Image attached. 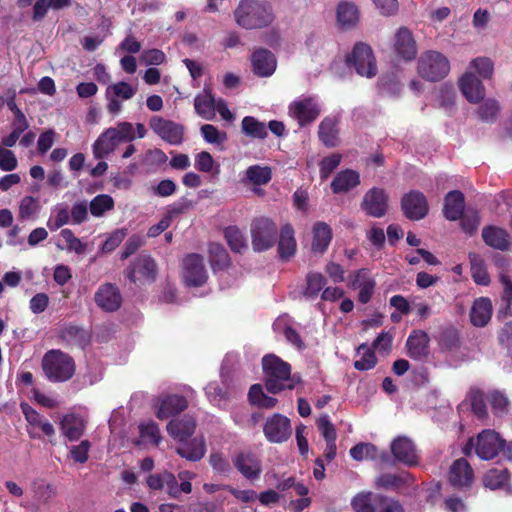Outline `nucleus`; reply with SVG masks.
Returning <instances> with one entry per match:
<instances>
[{
  "label": "nucleus",
  "instance_id": "3",
  "mask_svg": "<svg viewBox=\"0 0 512 512\" xmlns=\"http://www.w3.org/2000/svg\"><path fill=\"white\" fill-rule=\"evenodd\" d=\"M42 370L45 377L53 383H62L70 380L76 372L74 359L67 353L52 349L42 358Z\"/></svg>",
  "mask_w": 512,
  "mask_h": 512
},
{
  "label": "nucleus",
  "instance_id": "45",
  "mask_svg": "<svg viewBox=\"0 0 512 512\" xmlns=\"http://www.w3.org/2000/svg\"><path fill=\"white\" fill-rule=\"evenodd\" d=\"M467 71L477 73L483 79H490L494 72V63L488 57H477L470 62Z\"/></svg>",
  "mask_w": 512,
  "mask_h": 512
},
{
  "label": "nucleus",
  "instance_id": "48",
  "mask_svg": "<svg viewBox=\"0 0 512 512\" xmlns=\"http://www.w3.org/2000/svg\"><path fill=\"white\" fill-rule=\"evenodd\" d=\"M326 284L325 277L318 272H311L306 277V287L304 290V296L310 299H314L318 296L319 292L323 289Z\"/></svg>",
  "mask_w": 512,
  "mask_h": 512
},
{
  "label": "nucleus",
  "instance_id": "18",
  "mask_svg": "<svg viewBox=\"0 0 512 512\" xmlns=\"http://www.w3.org/2000/svg\"><path fill=\"white\" fill-rule=\"evenodd\" d=\"M350 286L355 290H359L358 300L366 304L374 293L376 282L367 269H360L351 275Z\"/></svg>",
  "mask_w": 512,
  "mask_h": 512
},
{
  "label": "nucleus",
  "instance_id": "20",
  "mask_svg": "<svg viewBox=\"0 0 512 512\" xmlns=\"http://www.w3.org/2000/svg\"><path fill=\"white\" fill-rule=\"evenodd\" d=\"M236 469L249 480L258 479L262 466L260 459L251 452H240L233 460Z\"/></svg>",
  "mask_w": 512,
  "mask_h": 512
},
{
  "label": "nucleus",
  "instance_id": "34",
  "mask_svg": "<svg viewBox=\"0 0 512 512\" xmlns=\"http://www.w3.org/2000/svg\"><path fill=\"white\" fill-rule=\"evenodd\" d=\"M429 337L423 331H414L407 339L408 355L413 359H422L428 354Z\"/></svg>",
  "mask_w": 512,
  "mask_h": 512
},
{
  "label": "nucleus",
  "instance_id": "12",
  "mask_svg": "<svg viewBox=\"0 0 512 512\" xmlns=\"http://www.w3.org/2000/svg\"><path fill=\"white\" fill-rule=\"evenodd\" d=\"M264 435L271 443H282L287 441L292 434L290 420L281 414H274L264 424Z\"/></svg>",
  "mask_w": 512,
  "mask_h": 512
},
{
  "label": "nucleus",
  "instance_id": "21",
  "mask_svg": "<svg viewBox=\"0 0 512 512\" xmlns=\"http://www.w3.org/2000/svg\"><path fill=\"white\" fill-rule=\"evenodd\" d=\"M459 87L464 97L470 103H478L484 99V85L482 81L470 71H466L459 79Z\"/></svg>",
  "mask_w": 512,
  "mask_h": 512
},
{
  "label": "nucleus",
  "instance_id": "53",
  "mask_svg": "<svg viewBox=\"0 0 512 512\" xmlns=\"http://www.w3.org/2000/svg\"><path fill=\"white\" fill-rule=\"evenodd\" d=\"M60 237L65 242V246H61L57 244L58 248L62 250H67L68 252H75L77 254H81L84 252L85 246L81 242L79 238H77L72 230L70 229H62L60 232Z\"/></svg>",
  "mask_w": 512,
  "mask_h": 512
},
{
  "label": "nucleus",
  "instance_id": "31",
  "mask_svg": "<svg viewBox=\"0 0 512 512\" xmlns=\"http://www.w3.org/2000/svg\"><path fill=\"white\" fill-rule=\"evenodd\" d=\"M113 128L106 129L93 144V155L96 159H103L112 153L120 143L115 136Z\"/></svg>",
  "mask_w": 512,
  "mask_h": 512
},
{
  "label": "nucleus",
  "instance_id": "57",
  "mask_svg": "<svg viewBox=\"0 0 512 512\" xmlns=\"http://www.w3.org/2000/svg\"><path fill=\"white\" fill-rule=\"evenodd\" d=\"M39 210V203L36 198L32 196H25L19 203L18 217L21 220H28L34 218Z\"/></svg>",
  "mask_w": 512,
  "mask_h": 512
},
{
  "label": "nucleus",
  "instance_id": "58",
  "mask_svg": "<svg viewBox=\"0 0 512 512\" xmlns=\"http://www.w3.org/2000/svg\"><path fill=\"white\" fill-rule=\"evenodd\" d=\"M409 474H383L376 479V485L385 489L398 488L407 482Z\"/></svg>",
  "mask_w": 512,
  "mask_h": 512
},
{
  "label": "nucleus",
  "instance_id": "28",
  "mask_svg": "<svg viewBox=\"0 0 512 512\" xmlns=\"http://www.w3.org/2000/svg\"><path fill=\"white\" fill-rule=\"evenodd\" d=\"M195 428V419L185 415L182 418L171 420L167 425V432L172 438L183 442L194 434Z\"/></svg>",
  "mask_w": 512,
  "mask_h": 512
},
{
  "label": "nucleus",
  "instance_id": "60",
  "mask_svg": "<svg viewBox=\"0 0 512 512\" xmlns=\"http://www.w3.org/2000/svg\"><path fill=\"white\" fill-rule=\"evenodd\" d=\"M350 455L356 461L373 459L376 457V447L371 443H360L350 449Z\"/></svg>",
  "mask_w": 512,
  "mask_h": 512
},
{
  "label": "nucleus",
  "instance_id": "14",
  "mask_svg": "<svg viewBox=\"0 0 512 512\" xmlns=\"http://www.w3.org/2000/svg\"><path fill=\"white\" fill-rule=\"evenodd\" d=\"M97 306L105 312L117 311L122 304V295L118 287L112 283L99 286L94 295Z\"/></svg>",
  "mask_w": 512,
  "mask_h": 512
},
{
  "label": "nucleus",
  "instance_id": "36",
  "mask_svg": "<svg viewBox=\"0 0 512 512\" xmlns=\"http://www.w3.org/2000/svg\"><path fill=\"white\" fill-rule=\"evenodd\" d=\"M360 184L359 174L351 169L339 172L331 183L334 193L347 192Z\"/></svg>",
  "mask_w": 512,
  "mask_h": 512
},
{
  "label": "nucleus",
  "instance_id": "49",
  "mask_svg": "<svg viewBox=\"0 0 512 512\" xmlns=\"http://www.w3.org/2000/svg\"><path fill=\"white\" fill-rule=\"evenodd\" d=\"M377 495L371 492L358 493L353 497L351 505L356 512H374Z\"/></svg>",
  "mask_w": 512,
  "mask_h": 512
},
{
  "label": "nucleus",
  "instance_id": "9",
  "mask_svg": "<svg viewBox=\"0 0 512 512\" xmlns=\"http://www.w3.org/2000/svg\"><path fill=\"white\" fill-rule=\"evenodd\" d=\"M181 268V276L186 286L200 287L206 283L208 273L201 255L195 253L187 255L182 260Z\"/></svg>",
  "mask_w": 512,
  "mask_h": 512
},
{
  "label": "nucleus",
  "instance_id": "64",
  "mask_svg": "<svg viewBox=\"0 0 512 512\" xmlns=\"http://www.w3.org/2000/svg\"><path fill=\"white\" fill-rule=\"evenodd\" d=\"M461 225L463 230L468 234H473L480 223V217L476 210L467 209L463 214Z\"/></svg>",
  "mask_w": 512,
  "mask_h": 512
},
{
  "label": "nucleus",
  "instance_id": "62",
  "mask_svg": "<svg viewBox=\"0 0 512 512\" xmlns=\"http://www.w3.org/2000/svg\"><path fill=\"white\" fill-rule=\"evenodd\" d=\"M342 156L338 153H333L322 159L320 162V177L327 179L331 173L339 166Z\"/></svg>",
  "mask_w": 512,
  "mask_h": 512
},
{
  "label": "nucleus",
  "instance_id": "46",
  "mask_svg": "<svg viewBox=\"0 0 512 512\" xmlns=\"http://www.w3.org/2000/svg\"><path fill=\"white\" fill-rule=\"evenodd\" d=\"M209 256L214 271L228 267L230 260L223 246L217 243H211L209 245Z\"/></svg>",
  "mask_w": 512,
  "mask_h": 512
},
{
  "label": "nucleus",
  "instance_id": "8",
  "mask_svg": "<svg viewBox=\"0 0 512 512\" xmlns=\"http://www.w3.org/2000/svg\"><path fill=\"white\" fill-rule=\"evenodd\" d=\"M251 234L253 249L261 252L270 249L274 245L278 229L272 220L262 217L253 222Z\"/></svg>",
  "mask_w": 512,
  "mask_h": 512
},
{
  "label": "nucleus",
  "instance_id": "35",
  "mask_svg": "<svg viewBox=\"0 0 512 512\" xmlns=\"http://www.w3.org/2000/svg\"><path fill=\"white\" fill-rule=\"evenodd\" d=\"M336 17L342 28L354 27L359 21L358 7L353 2L341 1L337 6Z\"/></svg>",
  "mask_w": 512,
  "mask_h": 512
},
{
  "label": "nucleus",
  "instance_id": "37",
  "mask_svg": "<svg viewBox=\"0 0 512 512\" xmlns=\"http://www.w3.org/2000/svg\"><path fill=\"white\" fill-rule=\"evenodd\" d=\"M296 240L294 238V229L287 224L282 227L278 243V252L281 259H289L295 254Z\"/></svg>",
  "mask_w": 512,
  "mask_h": 512
},
{
  "label": "nucleus",
  "instance_id": "2",
  "mask_svg": "<svg viewBox=\"0 0 512 512\" xmlns=\"http://www.w3.org/2000/svg\"><path fill=\"white\" fill-rule=\"evenodd\" d=\"M263 372L266 376V389L273 394L285 389L292 390L300 382V378L291 375L290 365L274 354L265 355L262 359Z\"/></svg>",
  "mask_w": 512,
  "mask_h": 512
},
{
  "label": "nucleus",
  "instance_id": "43",
  "mask_svg": "<svg viewBox=\"0 0 512 512\" xmlns=\"http://www.w3.org/2000/svg\"><path fill=\"white\" fill-rule=\"evenodd\" d=\"M272 177L271 169L267 166L252 165L246 170V179L253 185H265Z\"/></svg>",
  "mask_w": 512,
  "mask_h": 512
},
{
  "label": "nucleus",
  "instance_id": "27",
  "mask_svg": "<svg viewBox=\"0 0 512 512\" xmlns=\"http://www.w3.org/2000/svg\"><path fill=\"white\" fill-rule=\"evenodd\" d=\"M176 453L188 461L196 462L201 460L206 453V443L202 436L184 440L176 448Z\"/></svg>",
  "mask_w": 512,
  "mask_h": 512
},
{
  "label": "nucleus",
  "instance_id": "52",
  "mask_svg": "<svg viewBox=\"0 0 512 512\" xmlns=\"http://www.w3.org/2000/svg\"><path fill=\"white\" fill-rule=\"evenodd\" d=\"M485 487L496 490L504 487L508 481L507 470L491 469L484 476Z\"/></svg>",
  "mask_w": 512,
  "mask_h": 512
},
{
  "label": "nucleus",
  "instance_id": "51",
  "mask_svg": "<svg viewBox=\"0 0 512 512\" xmlns=\"http://www.w3.org/2000/svg\"><path fill=\"white\" fill-rule=\"evenodd\" d=\"M470 263L473 280L479 285H488L490 277L486 271L483 260L476 254H471Z\"/></svg>",
  "mask_w": 512,
  "mask_h": 512
},
{
  "label": "nucleus",
  "instance_id": "23",
  "mask_svg": "<svg viewBox=\"0 0 512 512\" xmlns=\"http://www.w3.org/2000/svg\"><path fill=\"white\" fill-rule=\"evenodd\" d=\"M187 400L180 395H166L158 399L157 418L163 420L174 416L187 408Z\"/></svg>",
  "mask_w": 512,
  "mask_h": 512
},
{
  "label": "nucleus",
  "instance_id": "42",
  "mask_svg": "<svg viewBox=\"0 0 512 512\" xmlns=\"http://www.w3.org/2000/svg\"><path fill=\"white\" fill-rule=\"evenodd\" d=\"M205 393L213 405L225 407L233 392L221 387L217 382H211L205 387Z\"/></svg>",
  "mask_w": 512,
  "mask_h": 512
},
{
  "label": "nucleus",
  "instance_id": "56",
  "mask_svg": "<svg viewBox=\"0 0 512 512\" xmlns=\"http://www.w3.org/2000/svg\"><path fill=\"white\" fill-rule=\"evenodd\" d=\"M201 135L207 143L222 145L227 140V134L212 124H204L200 128Z\"/></svg>",
  "mask_w": 512,
  "mask_h": 512
},
{
  "label": "nucleus",
  "instance_id": "39",
  "mask_svg": "<svg viewBox=\"0 0 512 512\" xmlns=\"http://www.w3.org/2000/svg\"><path fill=\"white\" fill-rule=\"evenodd\" d=\"M242 132L251 138L264 139L268 136L265 123L258 121L255 117L246 116L241 123Z\"/></svg>",
  "mask_w": 512,
  "mask_h": 512
},
{
  "label": "nucleus",
  "instance_id": "29",
  "mask_svg": "<svg viewBox=\"0 0 512 512\" xmlns=\"http://www.w3.org/2000/svg\"><path fill=\"white\" fill-rule=\"evenodd\" d=\"M465 209V199L462 192L450 191L444 199V216L450 221L461 218Z\"/></svg>",
  "mask_w": 512,
  "mask_h": 512
},
{
  "label": "nucleus",
  "instance_id": "22",
  "mask_svg": "<svg viewBox=\"0 0 512 512\" xmlns=\"http://www.w3.org/2000/svg\"><path fill=\"white\" fill-rule=\"evenodd\" d=\"M394 50L397 56L404 60H412L415 58L417 54V46L412 32L408 28L401 27L396 32Z\"/></svg>",
  "mask_w": 512,
  "mask_h": 512
},
{
  "label": "nucleus",
  "instance_id": "19",
  "mask_svg": "<svg viewBox=\"0 0 512 512\" xmlns=\"http://www.w3.org/2000/svg\"><path fill=\"white\" fill-rule=\"evenodd\" d=\"M391 451L394 458L407 465L415 466L418 464L419 456L414 443L407 437L399 436L391 443Z\"/></svg>",
  "mask_w": 512,
  "mask_h": 512
},
{
  "label": "nucleus",
  "instance_id": "15",
  "mask_svg": "<svg viewBox=\"0 0 512 512\" xmlns=\"http://www.w3.org/2000/svg\"><path fill=\"white\" fill-rule=\"evenodd\" d=\"M448 481L456 489H467L474 481V471L467 460L460 458L449 469Z\"/></svg>",
  "mask_w": 512,
  "mask_h": 512
},
{
  "label": "nucleus",
  "instance_id": "25",
  "mask_svg": "<svg viewBox=\"0 0 512 512\" xmlns=\"http://www.w3.org/2000/svg\"><path fill=\"white\" fill-rule=\"evenodd\" d=\"M253 71L260 77L271 76L276 69V59L267 49L256 50L251 57Z\"/></svg>",
  "mask_w": 512,
  "mask_h": 512
},
{
  "label": "nucleus",
  "instance_id": "4",
  "mask_svg": "<svg viewBox=\"0 0 512 512\" xmlns=\"http://www.w3.org/2000/svg\"><path fill=\"white\" fill-rule=\"evenodd\" d=\"M450 71L448 59L440 52H424L418 60V73L428 81H438L445 78Z\"/></svg>",
  "mask_w": 512,
  "mask_h": 512
},
{
  "label": "nucleus",
  "instance_id": "40",
  "mask_svg": "<svg viewBox=\"0 0 512 512\" xmlns=\"http://www.w3.org/2000/svg\"><path fill=\"white\" fill-rule=\"evenodd\" d=\"M356 356L359 359L354 361V368L359 371H367L375 367L377 358L372 348L367 344H361L357 348Z\"/></svg>",
  "mask_w": 512,
  "mask_h": 512
},
{
  "label": "nucleus",
  "instance_id": "6",
  "mask_svg": "<svg viewBox=\"0 0 512 512\" xmlns=\"http://www.w3.org/2000/svg\"><path fill=\"white\" fill-rule=\"evenodd\" d=\"M321 113V105L315 96H300L288 107L289 116L300 126L314 122Z\"/></svg>",
  "mask_w": 512,
  "mask_h": 512
},
{
  "label": "nucleus",
  "instance_id": "47",
  "mask_svg": "<svg viewBox=\"0 0 512 512\" xmlns=\"http://www.w3.org/2000/svg\"><path fill=\"white\" fill-rule=\"evenodd\" d=\"M137 92V88L130 85L125 81H120L111 84L106 89V97L113 96L120 100H129L134 97Z\"/></svg>",
  "mask_w": 512,
  "mask_h": 512
},
{
  "label": "nucleus",
  "instance_id": "26",
  "mask_svg": "<svg viewBox=\"0 0 512 512\" xmlns=\"http://www.w3.org/2000/svg\"><path fill=\"white\" fill-rule=\"evenodd\" d=\"M217 100L209 89H204L194 98L195 112L204 120H214L216 117Z\"/></svg>",
  "mask_w": 512,
  "mask_h": 512
},
{
  "label": "nucleus",
  "instance_id": "38",
  "mask_svg": "<svg viewBox=\"0 0 512 512\" xmlns=\"http://www.w3.org/2000/svg\"><path fill=\"white\" fill-rule=\"evenodd\" d=\"M319 138L327 147H334L338 144L337 122L333 118H325L319 125Z\"/></svg>",
  "mask_w": 512,
  "mask_h": 512
},
{
  "label": "nucleus",
  "instance_id": "30",
  "mask_svg": "<svg viewBox=\"0 0 512 512\" xmlns=\"http://www.w3.org/2000/svg\"><path fill=\"white\" fill-rule=\"evenodd\" d=\"M60 430L69 441H77L84 434L85 422L76 414H67L60 421Z\"/></svg>",
  "mask_w": 512,
  "mask_h": 512
},
{
  "label": "nucleus",
  "instance_id": "50",
  "mask_svg": "<svg viewBox=\"0 0 512 512\" xmlns=\"http://www.w3.org/2000/svg\"><path fill=\"white\" fill-rule=\"evenodd\" d=\"M500 112V104L493 98L485 99L477 109L478 117L484 122H494Z\"/></svg>",
  "mask_w": 512,
  "mask_h": 512
},
{
  "label": "nucleus",
  "instance_id": "16",
  "mask_svg": "<svg viewBox=\"0 0 512 512\" xmlns=\"http://www.w3.org/2000/svg\"><path fill=\"white\" fill-rule=\"evenodd\" d=\"M21 410L25 416L26 421L28 422L27 432L30 438L37 439L41 437L38 429H40L43 434L47 436L54 435L55 430L53 425L49 421L43 420L40 414L29 404L21 403Z\"/></svg>",
  "mask_w": 512,
  "mask_h": 512
},
{
  "label": "nucleus",
  "instance_id": "1",
  "mask_svg": "<svg viewBox=\"0 0 512 512\" xmlns=\"http://www.w3.org/2000/svg\"><path fill=\"white\" fill-rule=\"evenodd\" d=\"M234 16L236 23L246 30L266 28L275 19L272 6L260 0H241Z\"/></svg>",
  "mask_w": 512,
  "mask_h": 512
},
{
  "label": "nucleus",
  "instance_id": "55",
  "mask_svg": "<svg viewBox=\"0 0 512 512\" xmlns=\"http://www.w3.org/2000/svg\"><path fill=\"white\" fill-rule=\"evenodd\" d=\"M140 436L142 440L146 443H151L154 445H158L161 441V434L159 426L153 422L148 421L140 424L139 426Z\"/></svg>",
  "mask_w": 512,
  "mask_h": 512
},
{
  "label": "nucleus",
  "instance_id": "63",
  "mask_svg": "<svg viewBox=\"0 0 512 512\" xmlns=\"http://www.w3.org/2000/svg\"><path fill=\"white\" fill-rule=\"evenodd\" d=\"M378 86L383 95L390 97L399 95L402 89V86L394 77H382Z\"/></svg>",
  "mask_w": 512,
  "mask_h": 512
},
{
  "label": "nucleus",
  "instance_id": "33",
  "mask_svg": "<svg viewBox=\"0 0 512 512\" xmlns=\"http://www.w3.org/2000/svg\"><path fill=\"white\" fill-rule=\"evenodd\" d=\"M332 240V230L327 223L317 222L313 226V238L311 250L317 254H323Z\"/></svg>",
  "mask_w": 512,
  "mask_h": 512
},
{
  "label": "nucleus",
  "instance_id": "32",
  "mask_svg": "<svg viewBox=\"0 0 512 512\" xmlns=\"http://www.w3.org/2000/svg\"><path fill=\"white\" fill-rule=\"evenodd\" d=\"M492 315V303L490 299L480 297L476 299L470 311V320L474 326H485Z\"/></svg>",
  "mask_w": 512,
  "mask_h": 512
},
{
  "label": "nucleus",
  "instance_id": "24",
  "mask_svg": "<svg viewBox=\"0 0 512 512\" xmlns=\"http://www.w3.org/2000/svg\"><path fill=\"white\" fill-rule=\"evenodd\" d=\"M482 238L486 245L500 251H508L512 246L509 233L497 226H487L482 230Z\"/></svg>",
  "mask_w": 512,
  "mask_h": 512
},
{
  "label": "nucleus",
  "instance_id": "10",
  "mask_svg": "<svg viewBox=\"0 0 512 512\" xmlns=\"http://www.w3.org/2000/svg\"><path fill=\"white\" fill-rule=\"evenodd\" d=\"M150 129L170 145H180L184 140V127L172 120L154 115L149 119Z\"/></svg>",
  "mask_w": 512,
  "mask_h": 512
},
{
  "label": "nucleus",
  "instance_id": "5",
  "mask_svg": "<svg viewBox=\"0 0 512 512\" xmlns=\"http://www.w3.org/2000/svg\"><path fill=\"white\" fill-rule=\"evenodd\" d=\"M505 446L506 442L499 433L485 429L477 435L475 442L473 439L469 440L466 450L474 447L475 453L480 459L491 460L504 450Z\"/></svg>",
  "mask_w": 512,
  "mask_h": 512
},
{
  "label": "nucleus",
  "instance_id": "11",
  "mask_svg": "<svg viewBox=\"0 0 512 512\" xmlns=\"http://www.w3.org/2000/svg\"><path fill=\"white\" fill-rule=\"evenodd\" d=\"M157 275V267L154 259L148 255L138 256L127 271V278L138 284L152 283Z\"/></svg>",
  "mask_w": 512,
  "mask_h": 512
},
{
  "label": "nucleus",
  "instance_id": "44",
  "mask_svg": "<svg viewBox=\"0 0 512 512\" xmlns=\"http://www.w3.org/2000/svg\"><path fill=\"white\" fill-rule=\"evenodd\" d=\"M113 208L114 200L108 194H99L95 196L89 204L90 213L94 217H101Z\"/></svg>",
  "mask_w": 512,
  "mask_h": 512
},
{
  "label": "nucleus",
  "instance_id": "54",
  "mask_svg": "<svg viewBox=\"0 0 512 512\" xmlns=\"http://www.w3.org/2000/svg\"><path fill=\"white\" fill-rule=\"evenodd\" d=\"M224 234L228 245L233 251L241 252L243 249L247 248L245 238L237 227H227Z\"/></svg>",
  "mask_w": 512,
  "mask_h": 512
},
{
  "label": "nucleus",
  "instance_id": "41",
  "mask_svg": "<svg viewBox=\"0 0 512 512\" xmlns=\"http://www.w3.org/2000/svg\"><path fill=\"white\" fill-rule=\"evenodd\" d=\"M71 223L70 210L67 204L56 205L51 212L47 226L51 231H56L62 226Z\"/></svg>",
  "mask_w": 512,
  "mask_h": 512
},
{
  "label": "nucleus",
  "instance_id": "61",
  "mask_svg": "<svg viewBox=\"0 0 512 512\" xmlns=\"http://www.w3.org/2000/svg\"><path fill=\"white\" fill-rule=\"evenodd\" d=\"M374 512H403L401 504L392 498L377 495Z\"/></svg>",
  "mask_w": 512,
  "mask_h": 512
},
{
  "label": "nucleus",
  "instance_id": "7",
  "mask_svg": "<svg viewBox=\"0 0 512 512\" xmlns=\"http://www.w3.org/2000/svg\"><path fill=\"white\" fill-rule=\"evenodd\" d=\"M347 63L362 77L372 78L377 73L376 59L371 47L364 43L354 46Z\"/></svg>",
  "mask_w": 512,
  "mask_h": 512
},
{
  "label": "nucleus",
  "instance_id": "59",
  "mask_svg": "<svg viewBox=\"0 0 512 512\" xmlns=\"http://www.w3.org/2000/svg\"><path fill=\"white\" fill-rule=\"evenodd\" d=\"M318 430L326 442L336 441L337 433L334 424L327 414L321 415L316 421Z\"/></svg>",
  "mask_w": 512,
  "mask_h": 512
},
{
  "label": "nucleus",
  "instance_id": "13",
  "mask_svg": "<svg viewBox=\"0 0 512 512\" xmlns=\"http://www.w3.org/2000/svg\"><path fill=\"white\" fill-rule=\"evenodd\" d=\"M401 206L405 216L411 220L424 218L429 210L425 195L414 190L403 196Z\"/></svg>",
  "mask_w": 512,
  "mask_h": 512
},
{
  "label": "nucleus",
  "instance_id": "17",
  "mask_svg": "<svg viewBox=\"0 0 512 512\" xmlns=\"http://www.w3.org/2000/svg\"><path fill=\"white\" fill-rule=\"evenodd\" d=\"M387 195L380 188H372L363 197L362 210L369 216L381 218L387 210Z\"/></svg>",
  "mask_w": 512,
  "mask_h": 512
}]
</instances>
